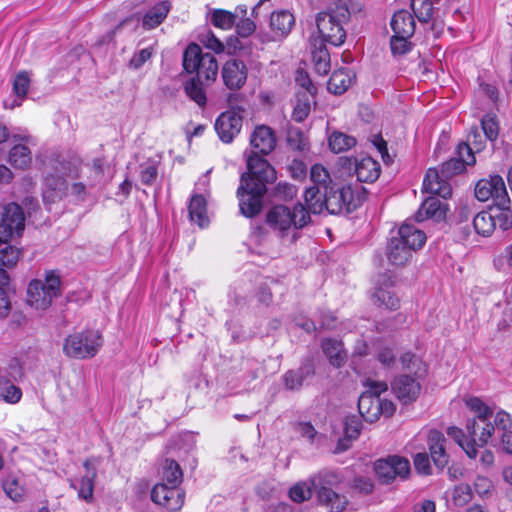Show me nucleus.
I'll return each mask as SVG.
<instances>
[{"label":"nucleus","mask_w":512,"mask_h":512,"mask_svg":"<svg viewBox=\"0 0 512 512\" xmlns=\"http://www.w3.org/2000/svg\"><path fill=\"white\" fill-rule=\"evenodd\" d=\"M351 13L343 0H337L327 11L316 16V26L320 38L311 42V55L314 69L319 75H327L330 71V54L325 45L328 42L334 46H341L346 40L345 26L349 23Z\"/></svg>","instance_id":"obj_1"},{"label":"nucleus","mask_w":512,"mask_h":512,"mask_svg":"<svg viewBox=\"0 0 512 512\" xmlns=\"http://www.w3.org/2000/svg\"><path fill=\"white\" fill-rule=\"evenodd\" d=\"M182 65L186 73L193 74L192 78L206 85L212 86L217 79L218 62L215 56L204 53L196 43L189 44L184 50Z\"/></svg>","instance_id":"obj_2"},{"label":"nucleus","mask_w":512,"mask_h":512,"mask_svg":"<svg viewBox=\"0 0 512 512\" xmlns=\"http://www.w3.org/2000/svg\"><path fill=\"white\" fill-rule=\"evenodd\" d=\"M367 191L361 185L338 187L332 185L324 189L325 210L329 214L351 213L366 199Z\"/></svg>","instance_id":"obj_3"},{"label":"nucleus","mask_w":512,"mask_h":512,"mask_svg":"<svg viewBox=\"0 0 512 512\" xmlns=\"http://www.w3.org/2000/svg\"><path fill=\"white\" fill-rule=\"evenodd\" d=\"M268 225L280 237H284L293 228L299 230L310 222V216L302 203H297L293 209L285 205L272 207L266 216Z\"/></svg>","instance_id":"obj_4"},{"label":"nucleus","mask_w":512,"mask_h":512,"mask_svg":"<svg viewBox=\"0 0 512 512\" xmlns=\"http://www.w3.org/2000/svg\"><path fill=\"white\" fill-rule=\"evenodd\" d=\"M466 164L458 157L444 162L441 166V175L436 169L430 168L423 181V190L442 198L451 196V186L445 180L465 170Z\"/></svg>","instance_id":"obj_5"},{"label":"nucleus","mask_w":512,"mask_h":512,"mask_svg":"<svg viewBox=\"0 0 512 512\" xmlns=\"http://www.w3.org/2000/svg\"><path fill=\"white\" fill-rule=\"evenodd\" d=\"M102 346V337L99 331L85 330L68 335L63 345L66 356L75 359L94 357Z\"/></svg>","instance_id":"obj_6"},{"label":"nucleus","mask_w":512,"mask_h":512,"mask_svg":"<svg viewBox=\"0 0 512 512\" xmlns=\"http://www.w3.org/2000/svg\"><path fill=\"white\" fill-rule=\"evenodd\" d=\"M366 386L368 389L358 399V410L367 422L373 423L381 416L380 395L388 390V385L384 381L368 379Z\"/></svg>","instance_id":"obj_7"},{"label":"nucleus","mask_w":512,"mask_h":512,"mask_svg":"<svg viewBox=\"0 0 512 512\" xmlns=\"http://www.w3.org/2000/svg\"><path fill=\"white\" fill-rule=\"evenodd\" d=\"M375 473L382 484H390L396 478L405 480L410 474V462L408 459L392 455L379 459L374 465Z\"/></svg>","instance_id":"obj_8"},{"label":"nucleus","mask_w":512,"mask_h":512,"mask_svg":"<svg viewBox=\"0 0 512 512\" xmlns=\"http://www.w3.org/2000/svg\"><path fill=\"white\" fill-rule=\"evenodd\" d=\"M24 213L16 203H9L0 209V244L6 243L14 235L20 236L24 230Z\"/></svg>","instance_id":"obj_9"},{"label":"nucleus","mask_w":512,"mask_h":512,"mask_svg":"<svg viewBox=\"0 0 512 512\" xmlns=\"http://www.w3.org/2000/svg\"><path fill=\"white\" fill-rule=\"evenodd\" d=\"M266 191L267 188L262 184H259L258 187L251 186V183L245 182V176L242 175L241 183L237 190L241 213L248 218L258 215L262 209V197Z\"/></svg>","instance_id":"obj_10"},{"label":"nucleus","mask_w":512,"mask_h":512,"mask_svg":"<svg viewBox=\"0 0 512 512\" xmlns=\"http://www.w3.org/2000/svg\"><path fill=\"white\" fill-rule=\"evenodd\" d=\"M475 197L482 202L492 198L495 206L510 204L504 180L499 175L479 180L475 187Z\"/></svg>","instance_id":"obj_11"},{"label":"nucleus","mask_w":512,"mask_h":512,"mask_svg":"<svg viewBox=\"0 0 512 512\" xmlns=\"http://www.w3.org/2000/svg\"><path fill=\"white\" fill-rule=\"evenodd\" d=\"M247 173H244L245 182L251 186L258 187L262 184L265 188L267 183L276 179V171L269 162L257 154H251L247 159Z\"/></svg>","instance_id":"obj_12"},{"label":"nucleus","mask_w":512,"mask_h":512,"mask_svg":"<svg viewBox=\"0 0 512 512\" xmlns=\"http://www.w3.org/2000/svg\"><path fill=\"white\" fill-rule=\"evenodd\" d=\"M243 110L231 109L221 113L215 122V130L224 143H231L240 133L243 125Z\"/></svg>","instance_id":"obj_13"},{"label":"nucleus","mask_w":512,"mask_h":512,"mask_svg":"<svg viewBox=\"0 0 512 512\" xmlns=\"http://www.w3.org/2000/svg\"><path fill=\"white\" fill-rule=\"evenodd\" d=\"M184 497L182 490L166 483L156 484L151 491L152 501L171 512H177L182 508Z\"/></svg>","instance_id":"obj_14"},{"label":"nucleus","mask_w":512,"mask_h":512,"mask_svg":"<svg viewBox=\"0 0 512 512\" xmlns=\"http://www.w3.org/2000/svg\"><path fill=\"white\" fill-rule=\"evenodd\" d=\"M487 412L488 410L485 409L484 414L467 420L466 431L475 448L484 447L494 432L491 418H485Z\"/></svg>","instance_id":"obj_15"},{"label":"nucleus","mask_w":512,"mask_h":512,"mask_svg":"<svg viewBox=\"0 0 512 512\" xmlns=\"http://www.w3.org/2000/svg\"><path fill=\"white\" fill-rule=\"evenodd\" d=\"M98 460L96 458L86 459L83 463L85 474L81 477L80 481H70V487L77 490L78 498L87 503L93 501V492L95 486V479L97 477Z\"/></svg>","instance_id":"obj_16"},{"label":"nucleus","mask_w":512,"mask_h":512,"mask_svg":"<svg viewBox=\"0 0 512 512\" xmlns=\"http://www.w3.org/2000/svg\"><path fill=\"white\" fill-rule=\"evenodd\" d=\"M391 388L395 396L403 404L416 401L421 392L420 383L408 375H401L395 378L391 383Z\"/></svg>","instance_id":"obj_17"},{"label":"nucleus","mask_w":512,"mask_h":512,"mask_svg":"<svg viewBox=\"0 0 512 512\" xmlns=\"http://www.w3.org/2000/svg\"><path fill=\"white\" fill-rule=\"evenodd\" d=\"M393 285V277L388 274H382L377 280V287L373 293V298L376 299L379 305H383L390 310H396L400 305L399 298L391 289Z\"/></svg>","instance_id":"obj_18"},{"label":"nucleus","mask_w":512,"mask_h":512,"mask_svg":"<svg viewBox=\"0 0 512 512\" xmlns=\"http://www.w3.org/2000/svg\"><path fill=\"white\" fill-rule=\"evenodd\" d=\"M250 144L254 151L252 154L268 155L276 146V136L272 128L258 125L250 136Z\"/></svg>","instance_id":"obj_19"},{"label":"nucleus","mask_w":512,"mask_h":512,"mask_svg":"<svg viewBox=\"0 0 512 512\" xmlns=\"http://www.w3.org/2000/svg\"><path fill=\"white\" fill-rule=\"evenodd\" d=\"M446 438L438 430H431L428 434L427 445L430 457L434 465L443 470L449 463V455L446 452Z\"/></svg>","instance_id":"obj_20"},{"label":"nucleus","mask_w":512,"mask_h":512,"mask_svg":"<svg viewBox=\"0 0 512 512\" xmlns=\"http://www.w3.org/2000/svg\"><path fill=\"white\" fill-rule=\"evenodd\" d=\"M222 78L229 89L241 88L247 79L245 64L236 59L227 61L222 68Z\"/></svg>","instance_id":"obj_21"},{"label":"nucleus","mask_w":512,"mask_h":512,"mask_svg":"<svg viewBox=\"0 0 512 512\" xmlns=\"http://www.w3.org/2000/svg\"><path fill=\"white\" fill-rule=\"evenodd\" d=\"M295 25V18L288 10H280L271 14L270 28L272 36L270 40H280L285 38Z\"/></svg>","instance_id":"obj_22"},{"label":"nucleus","mask_w":512,"mask_h":512,"mask_svg":"<svg viewBox=\"0 0 512 512\" xmlns=\"http://www.w3.org/2000/svg\"><path fill=\"white\" fill-rule=\"evenodd\" d=\"M315 374V367L310 360L304 361L297 369L288 370L283 375V382L287 390H300L304 381Z\"/></svg>","instance_id":"obj_23"},{"label":"nucleus","mask_w":512,"mask_h":512,"mask_svg":"<svg viewBox=\"0 0 512 512\" xmlns=\"http://www.w3.org/2000/svg\"><path fill=\"white\" fill-rule=\"evenodd\" d=\"M68 185L65 178L48 174L43 189V201L46 205L54 204L66 195Z\"/></svg>","instance_id":"obj_24"},{"label":"nucleus","mask_w":512,"mask_h":512,"mask_svg":"<svg viewBox=\"0 0 512 512\" xmlns=\"http://www.w3.org/2000/svg\"><path fill=\"white\" fill-rule=\"evenodd\" d=\"M413 252L399 239L392 236L386 246V256L390 264L404 266L412 258Z\"/></svg>","instance_id":"obj_25"},{"label":"nucleus","mask_w":512,"mask_h":512,"mask_svg":"<svg viewBox=\"0 0 512 512\" xmlns=\"http://www.w3.org/2000/svg\"><path fill=\"white\" fill-rule=\"evenodd\" d=\"M54 297L47 292L41 280H33L27 289V303L38 310L47 309Z\"/></svg>","instance_id":"obj_26"},{"label":"nucleus","mask_w":512,"mask_h":512,"mask_svg":"<svg viewBox=\"0 0 512 512\" xmlns=\"http://www.w3.org/2000/svg\"><path fill=\"white\" fill-rule=\"evenodd\" d=\"M399 239L412 251H416L425 244L426 235L413 224L404 223L398 230L397 235Z\"/></svg>","instance_id":"obj_27"},{"label":"nucleus","mask_w":512,"mask_h":512,"mask_svg":"<svg viewBox=\"0 0 512 512\" xmlns=\"http://www.w3.org/2000/svg\"><path fill=\"white\" fill-rule=\"evenodd\" d=\"M445 208L442 202L434 196L428 197L416 213V220L422 222L426 219L441 221L445 218Z\"/></svg>","instance_id":"obj_28"},{"label":"nucleus","mask_w":512,"mask_h":512,"mask_svg":"<svg viewBox=\"0 0 512 512\" xmlns=\"http://www.w3.org/2000/svg\"><path fill=\"white\" fill-rule=\"evenodd\" d=\"M321 348L332 366L340 368L346 363L347 354L340 340L333 338L324 339L321 343Z\"/></svg>","instance_id":"obj_29"},{"label":"nucleus","mask_w":512,"mask_h":512,"mask_svg":"<svg viewBox=\"0 0 512 512\" xmlns=\"http://www.w3.org/2000/svg\"><path fill=\"white\" fill-rule=\"evenodd\" d=\"M380 164L371 157H364L355 163V174L359 182L372 183L379 178Z\"/></svg>","instance_id":"obj_30"},{"label":"nucleus","mask_w":512,"mask_h":512,"mask_svg":"<svg viewBox=\"0 0 512 512\" xmlns=\"http://www.w3.org/2000/svg\"><path fill=\"white\" fill-rule=\"evenodd\" d=\"M210 86L190 77L183 83V90L191 101L195 102L200 108H204L207 105V89Z\"/></svg>","instance_id":"obj_31"},{"label":"nucleus","mask_w":512,"mask_h":512,"mask_svg":"<svg viewBox=\"0 0 512 512\" xmlns=\"http://www.w3.org/2000/svg\"><path fill=\"white\" fill-rule=\"evenodd\" d=\"M316 495L319 503L328 508L330 512H342L349 503L345 495L339 494L334 490L324 489L323 487Z\"/></svg>","instance_id":"obj_32"},{"label":"nucleus","mask_w":512,"mask_h":512,"mask_svg":"<svg viewBox=\"0 0 512 512\" xmlns=\"http://www.w3.org/2000/svg\"><path fill=\"white\" fill-rule=\"evenodd\" d=\"M171 9L169 1H161L154 5L143 17L142 25L145 29H153L159 26L167 17Z\"/></svg>","instance_id":"obj_33"},{"label":"nucleus","mask_w":512,"mask_h":512,"mask_svg":"<svg viewBox=\"0 0 512 512\" xmlns=\"http://www.w3.org/2000/svg\"><path fill=\"white\" fill-rule=\"evenodd\" d=\"M305 204L303 206L310 216L312 214H320L325 210L324 189L321 187H309L304 193Z\"/></svg>","instance_id":"obj_34"},{"label":"nucleus","mask_w":512,"mask_h":512,"mask_svg":"<svg viewBox=\"0 0 512 512\" xmlns=\"http://www.w3.org/2000/svg\"><path fill=\"white\" fill-rule=\"evenodd\" d=\"M391 28L394 33L404 36H412L415 32V21L412 14L406 10L394 13L391 20Z\"/></svg>","instance_id":"obj_35"},{"label":"nucleus","mask_w":512,"mask_h":512,"mask_svg":"<svg viewBox=\"0 0 512 512\" xmlns=\"http://www.w3.org/2000/svg\"><path fill=\"white\" fill-rule=\"evenodd\" d=\"M51 167L54 176H69L78 177L79 175V162L77 160H68L62 155H56L51 160Z\"/></svg>","instance_id":"obj_36"},{"label":"nucleus","mask_w":512,"mask_h":512,"mask_svg":"<svg viewBox=\"0 0 512 512\" xmlns=\"http://www.w3.org/2000/svg\"><path fill=\"white\" fill-rule=\"evenodd\" d=\"M188 210L191 221L196 222L200 227L207 225L206 200L202 195H194L191 198Z\"/></svg>","instance_id":"obj_37"},{"label":"nucleus","mask_w":512,"mask_h":512,"mask_svg":"<svg viewBox=\"0 0 512 512\" xmlns=\"http://www.w3.org/2000/svg\"><path fill=\"white\" fill-rule=\"evenodd\" d=\"M162 480L171 486L178 487L183 473L179 464L173 459H165L161 465Z\"/></svg>","instance_id":"obj_38"},{"label":"nucleus","mask_w":512,"mask_h":512,"mask_svg":"<svg viewBox=\"0 0 512 512\" xmlns=\"http://www.w3.org/2000/svg\"><path fill=\"white\" fill-rule=\"evenodd\" d=\"M314 96L307 92H298L296 96V104L292 112V119L296 122H303L311 111V104Z\"/></svg>","instance_id":"obj_39"},{"label":"nucleus","mask_w":512,"mask_h":512,"mask_svg":"<svg viewBox=\"0 0 512 512\" xmlns=\"http://www.w3.org/2000/svg\"><path fill=\"white\" fill-rule=\"evenodd\" d=\"M447 434L455 440L469 458L475 459L477 457V448L473 446L471 439L468 438L467 431L464 432L458 427L451 426L448 427Z\"/></svg>","instance_id":"obj_40"},{"label":"nucleus","mask_w":512,"mask_h":512,"mask_svg":"<svg viewBox=\"0 0 512 512\" xmlns=\"http://www.w3.org/2000/svg\"><path fill=\"white\" fill-rule=\"evenodd\" d=\"M351 84V78L345 69H338L332 73L327 83L329 92L340 95L343 94Z\"/></svg>","instance_id":"obj_41"},{"label":"nucleus","mask_w":512,"mask_h":512,"mask_svg":"<svg viewBox=\"0 0 512 512\" xmlns=\"http://www.w3.org/2000/svg\"><path fill=\"white\" fill-rule=\"evenodd\" d=\"M31 151L23 144H17L12 147L9 153L10 164L18 169H25L31 163Z\"/></svg>","instance_id":"obj_42"},{"label":"nucleus","mask_w":512,"mask_h":512,"mask_svg":"<svg viewBox=\"0 0 512 512\" xmlns=\"http://www.w3.org/2000/svg\"><path fill=\"white\" fill-rule=\"evenodd\" d=\"M473 227L477 234L489 236L496 228L492 211H482L476 214L473 217Z\"/></svg>","instance_id":"obj_43"},{"label":"nucleus","mask_w":512,"mask_h":512,"mask_svg":"<svg viewBox=\"0 0 512 512\" xmlns=\"http://www.w3.org/2000/svg\"><path fill=\"white\" fill-rule=\"evenodd\" d=\"M411 8L421 23H428L433 20L435 14V3L429 0H411Z\"/></svg>","instance_id":"obj_44"},{"label":"nucleus","mask_w":512,"mask_h":512,"mask_svg":"<svg viewBox=\"0 0 512 512\" xmlns=\"http://www.w3.org/2000/svg\"><path fill=\"white\" fill-rule=\"evenodd\" d=\"M339 482V475L332 471H321L311 478V483L316 494L322 490V487L327 490H333L332 487Z\"/></svg>","instance_id":"obj_45"},{"label":"nucleus","mask_w":512,"mask_h":512,"mask_svg":"<svg viewBox=\"0 0 512 512\" xmlns=\"http://www.w3.org/2000/svg\"><path fill=\"white\" fill-rule=\"evenodd\" d=\"M328 144L334 153H341L354 147L356 139L342 132H333L329 136Z\"/></svg>","instance_id":"obj_46"},{"label":"nucleus","mask_w":512,"mask_h":512,"mask_svg":"<svg viewBox=\"0 0 512 512\" xmlns=\"http://www.w3.org/2000/svg\"><path fill=\"white\" fill-rule=\"evenodd\" d=\"M211 23L220 29H231L236 23V14L223 9H215L211 13Z\"/></svg>","instance_id":"obj_47"},{"label":"nucleus","mask_w":512,"mask_h":512,"mask_svg":"<svg viewBox=\"0 0 512 512\" xmlns=\"http://www.w3.org/2000/svg\"><path fill=\"white\" fill-rule=\"evenodd\" d=\"M493 213L494 222L503 231L512 228V210L510 204L505 206H495L491 208Z\"/></svg>","instance_id":"obj_48"},{"label":"nucleus","mask_w":512,"mask_h":512,"mask_svg":"<svg viewBox=\"0 0 512 512\" xmlns=\"http://www.w3.org/2000/svg\"><path fill=\"white\" fill-rule=\"evenodd\" d=\"M403 367L410 373H413L417 378L423 377L427 372L426 365L414 354L405 353L401 357Z\"/></svg>","instance_id":"obj_49"},{"label":"nucleus","mask_w":512,"mask_h":512,"mask_svg":"<svg viewBox=\"0 0 512 512\" xmlns=\"http://www.w3.org/2000/svg\"><path fill=\"white\" fill-rule=\"evenodd\" d=\"M313 486L311 481L308 482H299L296 483L293 487L290 488L289 496L292 501L296 503H302L306 500H309L312 497Z\"/></svg>","instance_id":"obj_50"},{"label":"nucleus","mask_w":512,"mask_h":512,"mask_svg":"<svg viewBox=\"0 0 512 512\" xmlns=\"http://www.w3.org/2000/svg\"><path fill=\"white\" fill-rule=\"evenodd\" d=\"M21 396L22 392L19 387L8 380L0 379V399L8 403H17Z\"/></svg>","instance_id":"obj_51"},{"label":"nucleus","mask_w":512,"mask_h":512,"mask_svg":"<svg viewBox=\"0 0 512 512\" xmlns=\"http://www.w3.org/2000/svg\"><path fill=\"white\" fill-rule=\"evenodd\" d=\"M310 178L315 184L313 187H321V189H325L326 187L331 186L329 185L331 182L329 172L324 166L320 164H315L312 166L310 171Z\"/></svg>","instance_id":"obj_52"},{"label":"nucleus","mask_w":512,"mask_h":512,"mask_svg":"<svg viewBox=\"0 0 512 512\" xmlns=\"http://www.w3.org/2000/svg\"><path fill=\"white\" fill-rule=\"evenodd\" d=\"M452 499L456 506L463 507L472 499V489L467 483H460L453 489Z\"/></svg>","instance_id":"obj_53"},{"label":"nucleus","mask_w":512,"mask_h":512,"mask_svg":"<svg viewBox=\"0 0 512 512\" xmlns=\"http://www.w3.org/2000/svg\"><path fill=\"white\" fill-rule=\"evenodd\" d=\"M287 144L295 151H304L308 146L307 139L299 128L289 129L287 134Z\"/></svg>","instance_id":"obj_54"},{"label":"nucleus","mask_w":512,"mask_h":512,"mask_svg":"<svg viewBox=\"0 0 512 512\" xmlns=\"http://www.w3.org/2000/svg\"><path fill=\"white\" fill-rule=\"evenodd\" d=\"M20 251L10 245H6L0 249V266L5 268H12L19 260Z\"/></svg>","instance_id":"obj_55"},{"label":"nucleus","mask_w":512,"mask_h":512,"mask_svg":"<svg viewBox=\"0 0 512 512\" xmlns=\"http://www.w3.org/2000/svg\"><path fill=\"white\" fill-rule=\"evenodd\" d=\"M411 36L398 35L394 33L391 37L390 46L393 55H404L411 49Z\"/></svg>","instance_id":"obj_56"},{"label":"nucleus","mask_w":512,"mask_h":512,"mask_svg":"<svg viewBox=\"0 0 512 512\" xmlns=\"http://www.w3.org/2000/svg\"><path fill=\"white\" fill-rule=\"evenodd\" d=\"M362 424L357 416H349L344 423V432L348 440L356 439L361 431Z\"/></svg>","instance_id":"obj_57"},{"label":"nucleus","mask_w":512,"mask_h":512,"mask_svg":"<svg viewBox=\"0 0 512 512\" xmlns=\"http://www.w3.org/2000/svg\"><path fill=\"white\" fill-rule=\"evenodd\" d=\"M481 126L486 139H489L490 141L497 139L499 128L495 118L489 115L483 117L481 120Z\"/></svg>","instance_id":"obj_58"},{"label":"nucleus","mask_w":512,"mask_h":512,"mask_svg":"<svg viewBox=\"0 0 512 512\" xmlns=\"http://www.w3.org/2000/svg\"><path fill=\"white\" fill-rule=\"evenodd\" d=\"M413 462H414L415 470L418 473L423 474V475H431L432 474L430 459H429V455L427 453H425V452L417 453L413 458Z\"/></svg>","instance_id":"obj_59"},{"label":"nucleus","mask_w":512,"mask_h":512,"mask_svg":"<svg viewBox=\"0 0 512 512\" xmlns=\"http://www.w3.org/2000/svg\"><path fill=\"white\" fill-rule=\"evenodd\" d=\"M60 277L54 272H49L46 274L45 282H43V286L47 292L54 298L60 295Z\"/></svg>","instance_id":"obj_60"},{"label":"nucleus","mask_w":512,"mask_h":512,"mask_svg":"<svg viewBox=\"0 0 512 512\" xmlns=\"http://www.w3.org/2000/svg\"><path fill=\"white\" fill-rule=\"evenodd\" d=\"M29 84H30V79H29L27 73H25V72L19 73L16 76L14 83H13V89H14L15 94L18 97L23 98L28 91Z\"/></svg>","instance_id":"obj_61"},{"label":"nucleus","mask_w":512,"mask_h":512,"mask_svg":"<svg viewBox=\"0 0 512 512\" xmlns=\"http://www.w3.org/2000/svg\"><path fill=\"white\" fill-rule=\"evenodd\" d=\"M458 157L466 164L473 165L475 164V149L470 146L467 142L461 143L458 145L457 149Z\"/></svg>","instance_id":"obj_62"},{"label":"nucleus","mask_w":512,"mask_h":512,"mask_svg":"<svg viewBox=\"0 0 512 512\" xmlns=\"http://www.w3.org/2000/svg\"><path fill=\"white\" fill-rule=\"evenodd\" d=\"M466 142L472 146L476 152L482 151L485 146V140L477 127L470 129Z\"/></svg>","instance_id":"obj_63"},{"label":"nucleus","mask_w":512,"mask_h":512,"mask_svg":"<svg viewBox=\"0 0 512 512\" xmlns=\"http://www.w3.org/2000/svg\"><path fill=\"white\" fill-rule=\"evenodd\" d=\"M201 43L216 53H221L224 50L223 43L211 32L201 36Z\"/></svg>","instance_id":"obj_64"}]
</instances>
